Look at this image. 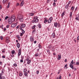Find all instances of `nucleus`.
<instances>
[{
    "mask_svg": "<svg viewBox=\"0 0 79 79\" xmlns=\"http://www.w3.org/2000/svg\"><path fill=\"white\" fill-rule=\"evenodd\" d=\"M38 18H39V17L35 16L34 17V20L32 21V23H36L38 21Z\"/></svg>",
    "mask_w": 79,
    "mask_h": 79,
    "instance_id": "2",
    "label": "nucleus"
},
{
    "mask_svg": "<svg viewBox=\"0 0 79 79\" xmlns=\"http://www.w3.org/2000/svg\"><path fill=\"white\" fill-rule=\"evenodd\" d=\"M73 69H74V71H76V69L75 68H73Z\"/></svg>",
    "mask_w": 79,
    "mask_h": 79,
    "instance_id": "52",
    "label": "nucleus"
},
{
    "mask_svg": "<svg viewBox=\"0 0 79 79\" xmlns=\"http://www.w3.org/2000/svg\"><path fill=\"white\" fill-rule=\"evenodd\" d=\"M20 36H21V37H22V36H23V33H20Z\"/></svg>",
    "mask_w": 79,
    "mask_h": 79,
    "instance_id": "36",
    "label": "nucleus"
},
{
    "mask_svg": "<svg viewBox=\"0 0 79 79\" xmlns=\"http://www.w3.org/2000/svg\"><path fill=\"white\" fill-rule=\"evenodd\" d=\"M17 16L18 19H19V21L20 22H23V21H24V20L23 18H24V16L19 14H18Z\"/></svg>",
    "mask_w": 79,
    "mask_h": 79,
    "instance_id": "1",
    "label": "nucleus"
},
{
    "mask_svg": "<svg viewBox=\"0 0 79 79\" xmlns=\"http://www.w3.org/2000/svg\"><path fill=\"white\" fill-rule=\"evenodd\" d=\"M71 2V1H69L68 3V5H69V4H70Z\"/></svg>",
    "mask_w": 79,
    "mask_h": 79,
    "instance_id": "46",
    "label": "nucleus"
},
{
    "mask_svg": "<svg viewBox=\"0 0 79 79\" xmlns=\"http://www.w3.org/2000/svg\"><path fill=\"white\" fill-rule=\"evenodd\" d=\"M2 8V6H1V4H0V10H1Z\"/></svg>",
    "mask_w": 79,
    "mask_h": 79,
    "instance_id": "49",
    "label": "nucleus"
},
{
    "mask_svg": "<svg viewBox=\"0 0 79 79\" xmlns=\"http://www.w3.org/2000/svg\"><path fill=\"white\" fill-rule=\"evenodd\" d=\"M13 22H12V20H11L10 19H9L8 20V23L9 24H11V23H12Z\"/></svg>",
    "mask_w": 79,
    "mask_h": 79,
    "instance_id": "14",
    "label": "nucleus"
},
{
    "mask_svg": "<svg viewBox=\"0 0 79 79\" xmlns=\"http://www.w3.org/2000/svg\"><path fill=\"white\" fill-rule=\"evenodd\" d=\"M65 13V11H64V12H63L62 14L61 15V17H63V16L64 15V13Z\"/></svg>",
    "mask_w": 79,
    "mask_h": 79,
    "instance_id": "23",
    "label": "nucleus"
},
{
    "mask_svg": "<svg viewBox=\"0 0 79 79\" xmlns=\"http://www.w3.org/2000/svg\"><path fill=\"white\" fill-rule=\"evenodd\" d=\"M79 64V63L78 62H77L76 63V64H77V65H78Z\"/></svg>",
    "mask_w": 79,
    "mask_h": 79,
    "instance_id": "63",
    "label": "nucleus"
},
{
    "mask_svg": "<svg viewBox=\"0 0 79 79\" xmlns=\"http://www.w3.org/2000/svg\"><path fill=\"white\" fill-rule=\"evenodd\" d=\"M10 2H8V5L7 6V8H9V7L10 6Z\"/></svg>",
    "mask_w": 79,
    "mask_h": 79,
    "instance_id": "28",
    "label": "nucleus"
},
{
    "mask_svg": "<svg viewBox=\"0 0 79 79\" xmlns=\"http://www.w3.org/2000/svg\"><path fill=\"white\" fill-rule=\"evenodd\" d=\"M57 25H58V23H54L55 27H57Z\"/></svg>",
    "mask_w": 79,
    "mask_h": 79,
    "instance_id": "30",
    "label": "nucleus"
},
{
    "mask_svg": "<svg viewBox=\"0 0 79 79\" xmlns=\"http://www.w3.org/2000/svg\"><path fill=\"white\" fill-rule=\"evenodd\" d=\"M53 6H54V7H55L56 6V3L55 2H53Z\"/></svg>",
    "mask_w": 79,
    "mask_h": 79,
    "instance_id": "34",
    "label": "nucleus"
},
{
    "mask_svg": "<svg viewBox=\"0 0 79 79\" xmlns=\"http://www.w3.org/2000/svg\"><path fill=\"white\" fill-rule=\"evenodd\" d=\"M58 58H57V59L59 60H60L61 59V54H60L59 55H58Z\"/></svg>",
    "mask_w": 79,
    "mask_h": 79,
    "instance_id": "10",
    "label": "nucleus"
},
{
    "mask_svg": "<svg viewBox=\"0 0 79 79\" xmlns=\"http://www.w3.org/2000/svg\"><path fill=\"white\" fill-rule=\"evenodd\" d=\"M59 79H61V76L60 75V76L59 77Z\"/></svg>",
    "mask_w": 79,
    "mask_h": 79,
    "instance_id": "59",
    "label": "nucleus"
},
{
    "mask_svg": "<svg viewBox=\"0 0 79 79\" xmlns=\"http://www.w3.org/2000/svg\"><path fill=\"white\" fill-rule=\"evenodd\" d=\"M53 55H56V53H55V52L53 53Z\"/></svg>",
    "mask_w": 79,
    "mask_h": 79,
    "instance_id": "64",
    "label": "nucleus"
},
{
    "mask_svg": "<svg viewBox=\"0 0 79 79\" xmlns=\"http://www.w3.org/2000/svg\"><path fill=\"white\" fill-rule=\"evenodd\" d=\"M35 25H34V26H33V27H32L31 28H32V29H34V28H35Z\"/></svg>",
    "mask_w": 79,
    "mask_h": 79,
    "instance_id": "40",
    "label": "nucleus"
},
{
    "mask_svg": "<svg viewBox=\"0 0 79 79\" xmlns=\"http://www.w3.org/2000/svg\"><path fill=\"white\" fill-rule=\"evenodd\" d=\"M8 38L7 37H6V40L8 41V42H9L10 40H8Z\"/></svg>",
    "mask_w": 79,
    "mask_h": 79,
    "instance_id": "50",
    "label": "nucleus"
},
{
    "mask_svg": "<svg viewBox=\"0 0 79 79\" xmlns=\"http://www.w3.org/2000/svg\"><path fill=\"white\" fill-rule=\"evenodd\" d=\"M44 19L45 20L44 21V23H45V24L46 23H47V22H48V19H47L46 18H45Z\"/></svg>",
    "mask_w": 79,
    "mask_h": 79,
    "instance_id": "13",
    "label": "nucleus"
},
{
    "mask_svg": "<svg viewBox=\"0 0 79 79\" xmlns=\"http://www.w3.org/2000/svg\"><path fill=\"white\" fill-rule=\"evenodd\" d=\"M27 69L25 68L24 69L23 71L24 73H26V72L27 71Z\"/></svg>",
    "mask_w": 79,
    "mask_h": 79,
    "instance_id": "32",
    "label": "nucleus"
},
{
    "mask_svg": "<svg viewBox=\"0 0 79 79\" xmlns=\"http://www.w3.org/2000/svg\"><path fill=\"white\" fill-rule=\"evenodd\" d=\"M70 66L71 68L72 69H73V65L70 64Z\"/></svg>",
    "mask_w": 79,
    "mask_h": 79,
    "instance_id": "21",
    "label": "nucleus"
},
{
    "mask_svg": "<svg viewBox=\"0 0 79 79\" xmlns=\"http://www.w3.org/2000/svg\"><path fill=\"white\" fill-rule=\"evenodd\" d=\"M36 73H37V74H39V70L37 71Z\"/></svg>",
    "mask_w": 79,
    "mask_h": 79,
    "instance_id": "53",
    "label": "nucleus"
},
{
    "mask_svg": "<svg viewBox=\"0 0 79 79\" xmlns=\"http://www.w3.org/2000/svg\"><path fill=\"white\" fill-rule=\"evenodd\" d=\"M0 39H1V40H3V36H1Z\"/></svg>",
    "mask_w": 79,
    "mask_h": 79,
    "instance_id": "45",
    "label": "nucleus"
},
{
    "mask_svg": "<svg viewBox=\"0 0 79 79\" xmlns=\"http://www.w3.org/2000/svg\"><path fill=\"white\" fill-rule=\"evenodd\" d=\"M17 24H18V22H16V23H12L11 26V27L13 28L17 26Z\"/></svg>",
    "mask_w": 79,
    "mask_h": 79,
    "instance_id": "4",
    "label": "nucleus"
},
{
    "mask_svg": "<svg viewBox=\"0 0 79 79\" xmlns=\"http://www.w3.org/2000/svg\"><path fill=\"white\" fill-rule=\"evenodd\" d=\"M30 40L31 42H34V38L32 36H31L30 37Z\"/></svg>",
    "mask_w": 79,
    "mask_h": 79,
    "instance_id": "7",
    "label": "nucleus"
},
{
    "mask_svg": "<svg viewBox=\"0 0 79 79\" xmlns=\"http://www.w3.org/2000/svg\"><path fill=\"white\" fill-rule=\"evenodd\" d=\"M20 27L19 29H22V28H24L26 27V24L24 23H21L20 25Z\"/></svg>",
    "mask_w": 79,
    "mask_h": 79,
    "instance_id": "3",
    "label": "nucleus"
},
{
    "mask_svg": "<svg viewBox=\"0 0 79 79\" xmlns=\"http://www.w3.org/2000/svg\"><path fill=\"white\" fill-rule=\"evenodd\" d=\"M47 52L48 55H50V50H49V49H48L47 50Z\"/></svg>",
    "mask_w": 79,
    "mask_h": 79,
    "instance_id": "26",
    "label": "nucleus"
},
{
    "mask_svg": "<svg viewBox=\"0 0 79 79\" xmlns=\"http://www.w3.org/2000/svg\"><path fill=\"white\" fill-rule=\"evenodd\" d=\"M19 3H17V4H16V6H19Z\"/></svg>",
    "mask_w": 79,
    "mask_h": 79,
    "instance_id": "55",
    "label": "nucleus"
},
{
    "mask_svg": "<svg viewBox=\"0 0 79 79\" xmlns=\"http://www.w3.org/2000/svg\"><path fill=\"white\" fill-rule=\"evenodd\" d=\"M77 40H79V36H78L77 38Z\"/></svg>",
    "mask_w": 79,
    "mask_h": 79,
    "instance_id": "54",
    "label": "nucleus"
},
{
    "mask_svg": "<svg viewBox=\"0 0 79 79\" xmlns=\"http://www.w3.org/2000/svg\"><path fill=\"white\" fill-rule=\"evenodd\" d=\"M39 54L38 53H37L35 55V56L37 57L38 56H39Z\"/></svg>",
    "mask_w": 79,
    "mask_h": 79,
    "instance_id": "42",
    "label": "nucleus"
},
{
    "mask_svg": "<svg viewBox=\"0 0 79 79\" xmlns=\"http://www.w3.org/2000/svg\"><path fill=\"white\" fill-rule=\"evenodd\" d=\"M21 49H19V52L18 53V56H20V55L21 54Z\"/></svg>",
    "mask_w": 79,
    "mask_h": 79,
    "instance_id": "12",
    "label": "nucleus"
},
{
    "mask_svg": "<svg viewBox=\"0 0 79 79\" xmlns=\"http://www.w3.org/2000/svg\"><path fill=\"white\" fill-rule=\"evenodd\" d=\"M38 47H39V48H41V46H40V44H39V45H38Z\"/></svg>",
    "mask_w": 79,
    "mask_h": 79,
    "instance_id": "48",
    "label": "nucleus"
},
{
    "mask_svg": "<svg viewBox=\"0 0 79 79\" xmlns=\"http://www.w3.org/2000/svg\"><path fill=\"white\" fill-rule=\"evenodd\" d=\"M71 64H73L74 63V62H73V60H72L71 62Z\"/></svg>",
    "mask_w": 79,
    "mask_h": 79,
    "instance_id": "43",
    "label": "nucleus"
},
{
    "mask_svg": "<svg viewBox=\"0 0 79 79\" xmlns=\"http://www.w3.org/2000/svg\"><path fill=\"white\" fill-rule=\"evenodd\" d=\"M13 66H15V67H16L17 66V64H13Z\"/></svg>",
    "mask_w": 79,
    "mask_h": 79,
    "instance_id": "44",
    "label": "nucleus"
},
{
    "mask_svg": "<svg viewBox=\"0 0 79 79\" xmlns=\"http://www.w3.org/2000/svg\"><path fill=\"white\" fill-rule=\"evenodd\" d=\"M5 79V77L4 76H2V79Z\"/></svg>",
    "mask_w": 79,
    "mask_h": 79,
    "instance_id": "47",
    "label": "nucleus"
},
{
    "mask_svg": "<svg viewBox=\"0 0 79 79\" xmlns=\"http://www.w3.org/2000/svg\"><path fill=\"white\" fill-rule=\"evenodd\" d=\"M2 74H1V73H0V79H2Z\"/></svg>",
    "mask_w": 79,
    "mask_h": 79,
    "instance_id": "41",
    "label": "nucleus"
},
{
    "mask_svg": "<svg viewBox=\"0 0 79 79\" xmlns=\"http://www.w3.org/2000/svg\"><path fill=\"white\" fill-rule=\"evenodd\" d=\"M34 44H36V43H37V41H34Z\"/></svg>",
    "mask_w": 79,
    "mask_h": 79,
    "instance_id": "60",
    "label": "nucleus"
},
{
    "mask_svg": "<svg viewBox=\"0 0 79 79\" xmlns=\"http://www.w3.org/2000/svg\"><path fill=\"white\" fill-rule=\"evenodd\" d=\"M20 29L22 30V32L23 34H24L25 33V31H24V30H23V29L22 28H20Z\"/></svg>",
    "mask_w": 79,
    "mask_h": 79,
    "instance_id": "18",
    "label": "nucleus"
},
{
    "mask_svg": "<svg viewBox=\"0 0 79 79\" xmlns=\"http://www.w3.org/2000/svg\"><path fill=\"white\" fill-rule=\"evenodd\" d=\"M4 31H5L6 30V28H4Z\"/></svg>",
    "mask_w": 79,
    "mask_h": 79,
    "instance_id": "61",
    "label": "nucleus"
},
{
    "mask_svg": "<svg viewBox=\"0 0 79 79\" xmlns=\"http://www.w3.org/2000/svg\"><path fill=\"white\" fill-rule=\"evenodd\" d=\"M24 5V0H23L21 2L20 4V6H23Z\"/></svg>",
    "mask_w": 79,
    "mask_h": 79,
    "instance_id": "11",
    "label": "nucleus"
},
{
    "mask_svg": "<svg viewBox=\"0 0 79 79\" xmlns=\"http://www.w3.org/2000/svg\"><path fill=\"white\" fill-rule=\"evenodd\" d=\"M38 26L39 28H41V25H40V24L38 25Z\"/></svg>",
    "mask_w": 79,
    "mask_h": 79,
    "instance_id": "37",
    "label": "nucleus"
},
{
    "mask_svg": "<svg viewBox=\"0 0 79 79\" xmlns=\"http://www.w3.org/2000/svg\"><path fill=\"white\" fill-rule=\"evenodd\" d=\"M19 27H20V25H19L18 26L16 27V28L17 29H19Z\"/></svg>",
    "mask_w": 79,
    "mask_h": 79,
    "instance_id": "39",
    "label": "nucleus"
},
{
    "mask_svg": "<svg viewBox=\"0 0 79 79\" xmlns=\"http://www.w3.org/2000/svg\"><path fill=\"white\" fill-rule=\"evenodd\" d=\"M20 62L21 63H23V60H20Z\"/></svg>",
    "mask_w": 79,
    "mask_h": 79,
    "instance_id": "58",
    "label": "nucleus"
},
{
    "mask_svg": "<svg viewBox=\"0 0 79 79\" xmlns=\"http://www.w3.org/2000/svg\"><path fill=\"white\" fill-rule=\"evenodd\" d=\"M27 58H28L27 59V64H29L31 63V60L29 59L30 58L29 57H27Z\"/></svg>",
    "mask_w": 79,
    "mask_h": 79,
    "instance_id": "5",
    "label": "nucleus"
},
{
    "mask_svg": "<svg viewBox=\"0 0 79 79\" xmlns=\"http://www.w3.org/2000/svg\"><path fill=\"white\" fill-rule=\"evenodd\" d=\"M69 8V5H68V4H67L65 6V8H66V9H68V10Z\"/></svg>",
    "mask_w": 79,
    "mask_h": 79,
    "instance_id": "22",
    "label": "nucleus"
},
{
    "mask_svg": "<svg viewBox=\"0 0 79 79\" xmlns=\"http://www.w3.org/2000/svg\"><path fill=\"white\" fill-rule=\"evenodd\" d=\"M52 20H53V17H51L48 20V23H52Z\"/></svg>",
    "mask_w": 79,
    "mask_h": 79,
    "instance_id": "6",
    "label": "nucleus"
},
{
    "mask_svg": "<svg viewBox=\"0 0 79 79\" xmlns=\"http://www.w3.org/2000/svg\"><path fill=\"white\" fill-rule=\"evenodd\" d=\"M15 17L13 16H12L11 19H10L12 20V21L13 22L15 21Z\"/></svg>",
    "mask_w": 79,
    "mask_h": 79,
    "instance_id": "8",
    "label": "nucleus"
},
{
    "mask_svg": "<svg viewBox=\"0 0 79 79\" xmlns=\"http://www.w3.org/2000/svg\"><path fill=\"white\" fill-rule=\"evenodd\" d=\"M10 27V25H7L6 26V28H8L9 27Z\"/></svg>",
    "mask_w": 79,
    "mask_h": 79,
    "instance_id": "51",
    "label": "nucleus"
},
{
    "mask_svg": "<svg viewBox=\"0 0 79 79\" xmlns=\"http://www.w3.org/2000/svg\"><path fill=\"white\" fill-rule=\"evenodd\" d=\"M11 53L12 54H14L15 53V50H12L11 51Z\"/></svg>",
    "mask_w": 79,
    "mask_h": 79,
    "instance_id": "27",
    "label": "nucleus"
},
{
    "mask_svg": "<svg viewBox=\"0 0 79 79\" xmlns=\"http://www.w3.org/2000/svg\"><path fill=\"white\" fill-rule=\"evenodd\" d=\"M2 2L4 4H5V3H7V0H3Z\"/></svg>",
    "mask_w": 79,
    "mask_h": 79,
    "instance_id": "15",
    "label": "nucleus"
},
{
    "mask_svg": "<svg viewBox=\"0 0 79 79\" xmlns=\"http://www.w3.org/2000/svg\"><path fill=\"white\" fill-rule=\"evenodd\" d=\"M11 57H13V56H14V55L12 54V55H11Z\"/></svg>",
    "mask_w": 79,
    "mask_h": 79,
    "instance_id": "62",
    "label": "nucleus"
},
{
    "mask_svg": "<svg viewBox=\"0 0 79 79\" xmlns=\"http://www.w3.org/2000/svg\"><path fill=\"white\" fill-rule=\"evenodd\" d=\"M29 15L30 16H34V14L33 13H30L29 14Z\"/></svg>",
    "mask_w": 79,
    "mask_h": 79,
    "instance_id": "31",
    "label": "nucleus"
},
{
    "mask_svg": "<svg viewBox=\"0 0 79 79\" xmlns=\"http://www.w3.org/2000/svg\"><path fill=\"white\" fill-rule=\"evenodd\" d=\"M75 19L76 20H77L79 21V15H77L76 16V17L75 18Z\"/></svg>",
    "mask_w": 79,
    "mask_h": 79,
    "instance_id": "9",
    "label": "nucleus"
},
{
    "mask_svg": "<svg viewBox=\"0 0 79 79\" xmlns=\"http://www.w3.org/2000/svg\"><path fill=\"white\" fill-rule=\"evenodd\" d=\"M4 69H2V73H1V74H3L4 73Z\"/></svg>",
    "mask_w": 79,
    "mask_h": 79,
    "instance_id": "29",
    "label": "nucleus"
},
{
    "mask_svg": "<svg viewBox=\"0 0 79 79\" xmlns=\"http://www.w3.org/2000/svg\"><path fill=\"white\" fill-rule=\"evenodd\" d=\"M17 47H18V48H19L20 47V44H19V43H18L17 44Z\"/></svg>",
    "mask_w": 79,
    "mask_h": 79,
    "instance_id": "20",
    "label": "nucleus"
},
{
    "mask_svg": "<svg viewBox=\"0 0 79 79\" xmlns=\"http://www.w3.org/2000/svg\"><path fill=\"white\" fill-rule=\"evenodd\" d=\"M9 17L8 16H6V17H5V20H6L7 19H8V18Z\"/></svg>",
    "mask_w": 79,
    "mask_h": 79,
    "instance_id": "38",
    "label": "nucleus"
},
{
    "mask_svg": "<svg viewBox=\"0 0 79 79\" xmlns=\"http://www.w3.org/2000/svg\"><path fill=\"white\" fill-rule=\"evenodd\" d=\"M77 6L76 7L75 9V11L77 10Z\"/></svg>",
    "mask_w": 79,
    "mask_h": 79,
    "instance_id": "56",
    "label": "nucleus"
},
{
    "mask_svg": "<svg viewBox=\"0 0 79 79\" xmlns=\"http://www.w3.org/2000/svg\"><path fill=\"white\" fill-rule=\"evenodd\" d=\"M23 74V73H22L21 72H20L19 73V76H22Z\"/></svg>",
    "mask_w": 79,
    "mask_h": 79,
    "instance_id": "25",
    "label": "nucleus"
},
{
    "mask_svg": "<svg viewBox=\"0 0 79 79\" xmlns=\"http://www.w3.org/2000/svg\"><path fill=\"white\" fill-rule=\"evenodd\" d=\"M52 36L53 38H55V33L53 32L52 35Z\"/></svg>",
    "mask_w": 79,
    "mask_h": 79,
    "instance_id": "17",
    "label": "nucleus"
},
{
    "mask_svg": "<svg viewBox=\"0 0 79 79\" xmlns=\"http://www.w3.org/2000/svg\"><path fill=\"white\" fill-rule=\"evenodd\" d=\"M51 0H47V2L48 3H50L51 2Z\"/></svg>",
    "mask_w": 79,
    "mask_h": 79,
    "instance_id": "33",
    "label": "nucleus"
},
{
    "mask_svg": "<svg viewBox=\"0 0 79 79\" xmlns=\"http://www.w3.org/2000/svg\"><path fill=\"white\" fill-rule=\"evenodd\" d=\"M71 10L72 11H74V7L73 6H72L71 8Z\"/></svg>",
    "mask_w": 79,
    "mask_h": 79,
    "instance_id": "24",
    "label": "nucleus"
},
{
    "mask_svg": "<svg viewBox=\"0 0 79 79\" xmlns=\"http://www.w3.org/2000/svg\"><path fill=\"white\" fill-rule=\"evenodd\" d=\"M72 15H73V13H72V12H71L70 13V16H69V18H73V16H72Z\"/></svg>",
    "mask_w": 79,
    "mask_h": 79,
    "instance_id": "16",
    "label": "nucleus"
},
{
    "mask_svg": "<svg viewBox=\"0 0 79 79\" xmlns=\"http://www.w3.org/2000/svg\"><path fill=\"white\" fill-rule=\"evenodd\" d=\"M5 57H6L5 56H2V58H5Z\"/></svg>",
    "mask_w": 79,
    "mask_h": 79,
    "instance_id": "57",
    "label": "nucleus"
},
{
    "mask_svg": "<svg viewBox=\"0 0 79 79\" xmlns=\"http://www.w3.org/2000/svg\"><path fill=\"white\" fill-rule=\"evenodd\" d=\"M67 66H68V65H67V64H66L65 66L64 67V68H65V69H68V67H67Z\"/></svg>",
    "mask_w": 79,
    "mask_h": 79,
    "instance_id": "35",
    "label": "nucleus"
},
{
    "mask_svg": "<svg viewBox=\"0 0 79 79\" xmlns=\"http://www.w3.org/2000/svg\"><path fill=\"white\" fill-rule=\"evenodd\" d=\"M27 74L28 73L27 72H25V73H24V75L26 77H28V75H27Z\"/></svg>",
    "mask_w": 79,
    "mask_h": 79,
    "instance_id": "19",
    "label": "nucleus"
}]
</instances>
